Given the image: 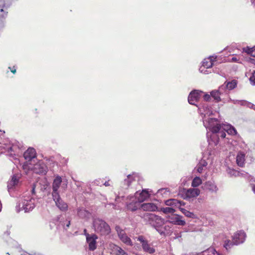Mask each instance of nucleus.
Returning a JSON list of instances; mask_svg holds the SVG:
<instances>
[{
    "label": "nucleus",
    "instance_id": "25",
    "mask_svg": "<svg viewBox=\"0 0 255 255\" xmlns=\"http://www.w3.org/2000/svg\"><path fill=\"white\" fill-rule=\"evenodd\" d=\"M141 208L144 211L153 212L157 209V206L153 203H146L141 205Z\"/></svg>",
    "mask_w": 255,
    "mask_h": 255
},
{
    "label": "nucleus",
    "instance_id": "27",
    "mask_svg": "<svg viewBox=\"0 0 255 255\" xmlns=\"http://www.w3.org/2000/svg\"><path fill=\"white\" fill-rule=\"evenodd\" d=\"M226 172L228 174V175L231 177H237L240 176L241 175L243 176V175H245L244 173L240 172L239 171H237L233 168H231L229 167H228L226 169Z\"/></svg>",
    "mask_w": 255,
    "mask_h": 255
},
{
    "label": "nucleus",
    "instance_id": "52",
    "mask_svg": "<svg viewBox=\"0 0 255 255\" xmlns=\"http://www.w3.org/2000/svg\"><path fill=\"white\" fill-rule=\"evenodd\" d=\"M8 68L10 70L11 72L13 73V74H15L16 72V67L15 66H13V67H9Z\"/></svg>",
    "mask_w": 255,
    "mask_h": 255
},
{
    "label": "nucleus",
    "instance_id": "13",
    "mask_svg": "<svg viewBox=\"0 0 255 255\" xmlns=\"http://www.w3.org/2000/svg\"><path fill=\"white\" fill-rule=\"evenodd\" d=\"M203 92L198 90H193L189 94L188 97V101L191 105L197 106L196 103L199 101L201 94Z\"/></svg>",
    "mask_w": 255,
    "mask_h": 255
},
{
    "label": "nucleus",
    "instance_id": "47",
    "mask_svg": "<svg viewBox=\"0 0 255 255\" xmlns=\"http://www.w3.org/2000/svg\"><path fill=\"white\" fill-rule=\"evenodd\" d=\"M199 164L200 165H201L202 166V167H206L208 164L207 162L203 159H202L200 161V162L199 163Z\"/></svg>",
    "mask_w": 255,
    "mask_h": 255
},
{
    "label": "nucleus",
    "instance_id": "31",
    "mask_svg": "<svg viewBox=\"0 0 255 255\" xmlns=\"http://www.w3.org/2000/svg\"><path fill=\"white\" fill-rule=\"evenodd\" d=\"M211 96L214 101L218 103L221 101L220 96H221L217 90H213L211 92Z\"/></svg>",
    "mask_w": 255,
    "mask_h": 255
},
{
    "label": "nucleus",
    "instance_id": "49",
    "mask_svg": "<svg viewBox=\"0 0 255 255\" xmlns=\"http://www.w3.org/2000/svg\"><path fill=\"white\" fill-rule=\"evenodd\" d=\"M229 61L232 62H237L239 63V59H238L237 57H233L231 59H229Z\"/></svg>",
    "mask_w": 255,
    "mask_h": 255
},
{
    "label": "nucleus",
    "instance_id": "60",
    "mask_svg": "<svg viewBox=\"0 0 255 255\" xmlns=\"http://www.w3.org/2000/svg\"><path fill=\"white\" fill-rule=\"evenodd\" d=\"M230 101H233L234 104H238V102H236L237 100H232L230 99Z\"/></svg>",
    "mask_w": 255,
    "mask_h": 255
},
{
    "label": "nucleus",
    "instance_id": "7",
    "mask_svg": "<svg viewBox=\"0 0 255 255\" xmlns=\"http://www.w3.org/2000/svg\"><path fill=\"white\" fill-rule=\"evenodd\" d=\"M135 239L140 243L142 249L144 252L151 255L155 252V249L151 244L149 243V242L144 236L139 235L136 237Z\"/></svg>",
    "mask_w": 255,
    "mask_h": 255
},
{
    "label": "nucleus",
    "instance_id": "16",
    "mask_svg": "<svg viewBox=\"0 0 255 255\" xmlns=\"http://www.w3.org/2000/svg\"><path fill=\"white\" fill-rule=\"evenodd\" d=\"M246 238V234L243 230L237 232L232 237V239L234 241L235 244L237 246L244 243Z\"/></svg>",
    "mask_w": 255,
    "mask_h": 255
},
{
    "label": "nucleus",
    "instance_id": "24",
    "mask_svg": "<svg viewBox=\"0 0 255 255\" xmlns=\"http://www.w3.org/2000/svg\"><path fill=\"white\" fill-rule=\"evenodd\" d=\"M246 154L244 151L238 152L236 156V162L239 166L243 167L245 165Z\"/></svg>",
    "mask_w": 255,
    "mask_h": 255
},
{
    "label": "nucleus",
    "instance_id": "43",
    "mask_svg": "<svg viewBox=\"0 0 255 255\" xmlns=\"http://www.w3.org/2000/svg\"><path fill=\"white\" fill-rule=\"evenodd\" d=\"M250 82L253 85H255V71L252 74L250 78Z\"/></svg>",
    "mask_w": 255,
    "mask_h": 255
},
{
    "label": "nucleus",
    "instance_id": "1",
    "mask_svg": "<svg viewBox=\"0 0 255 255\" xmlns=\"http://www.w3.org/2000/svg\"><path fill=\"white\" fill-rule=\"evenodd\" d=\"M140 198L137 199L135 196L129 197V202L127 203V207L128 210L131 211H135L141 206V203L143 202L145 198H147L149 194L146 189L142 190L140 194Z\"/></svg>",
    "mask_w": 255,
    "mask_h": 255
},
{
    "label": "nucleus",
    "instance_id": "58",
    "mask_svg": "<svg viewBox=\"0 0 255 255\" xmlns=\"http://www.w3.org/2000/svg\"><path fill=\"white\" fill-rule=\"evenodd\" d=\"M198 255H207V251H204L202 253H201L200 254H199Z\"/></svg>",
    "mask_w": 255,
    "mask_h": 255
},
{
    "label": "nucleus",
    "instance_id": "50",
    "mask_svg": "<svg viewBox=\"0 0 255 255\" xmlns=\"http://www.w3.org/2000/svg\"><path fill=\"white\" fill-rule=\"evenodd\" d=\"M247 107H248L250 109H254V110H255V105L249 102L248 106H247Z\"/></svg>",
    "mask_w": 255,
    "mask_h": 255
},
{
    "label": "nucleus",
    "instance_id": "35",
    "mask_svg": "<svg viewBox=\"0 0 255 255\" xmlns=\"http://www.w3.org/2000/svg\"><path fill=\"white\" fill-rule=\"evenodd\" d=\"M202 183V180L199 177H195L192 180L191 185L193 187H197Z\"/></svg>",
    "mask_w": 255,
    "mask_h": 255
},
{
    "label": "nucleus",
    "instance_id": "21",
    "mask_svg": "<svg viewBox=\"0 0 255 255\" xmlns=\"http://www.w3.org/2000/svg\"><path fill=\"white\" fill-rule=\"evenodd\" d=\"M183 217L178 215H174L171 217L169 220L170 223L179 225L184 226L186 224L185 221L182 219Z\"/></svg>",
    "mask_w": 255,
    "mask_h": 255
},
{
    "label": "nucleus",
    "instance_id": "40",
    "mask_svg": "<svg viewBox=\"0 0 255 255\" xmlns=\"http://www.w3.org/2000/svg\"><path fill=\"white\" fill-rule=\"evenodd\" d=\"M207 253H211L213 255H224V254L217 251L215 249L213 248H210L208 249L207 251Z\"/></svg>",
    "mask_w": 255,
    "mask_h": 255
},
{
    "label": "nucleus",
    "instance_id": "15",
    "mask_svg": "<svg viewBox=\"0 0 255 255\" xmlns=\"http://www.w3.org/2000/svg\"><path fill=\"white\" fill-rule=\"evenodd\" d=\"M33 171L37 174L45 175L47 172L48 168L44 162H39L34 164Z\"/></svg>",
    "mask_w": 255,
    "mask_h": 255
},
{
    "label": "nucleus",
    "instance_id": "18",
    "mask_svg": "<svg viewBox=\"0 0 255 255\" xmlns=\"http://www.w3.org/2000/svg\"><path fill=\"white\" fill-rule=\"evenodd\" d=\"M61 216H58L56 217V221L59 222V224L57 225L59 229H63V230H67L70 225L71 221L70 218L63 220L61 219Z\"/></svg>",
    "mask_w": 255,
    "mask_h": 255
},
{
    "label": "nucleus",
    "instance_id": "44",
    "mask_svg": "<svg viewBox=\"0 0 255 255\" xmlns=\"http://www.w3.org/2000/svg\"><path fill=\"white\" fill-rule=\"evenodd\" d=\"M236 102H238V104L241 105V106H244L247 107L248 106L249 102L245 100H237Z\"/></svg>",
    "mask_w": 255,
    "mask_h": 255
},
{
    "label": "nucleus",
    "instance_id": "63",
    "mask_svg": "<svg viewBox=\"0 0 255 255\" xmlns=\"http://www.w3.org/2000/svg\"><path fill=\"white\" fill-rule=\"evenodd\" d=\"M6 255H10L9 253H6Z\"/></svg>",
    "mask_w": 255,
    "mask_h": 255
},
{
    "label": "nucleus",
    "instance_id": "39",
    "mask_svg": "<svg viewBox=\"0 0 255 255\" xmlns=\"http://www.w3.org/2000/svg\"><path fill=\"white\" fill-rule=\"evenodd\" d=\"M245 52L248 54L251 55L253 57H255V46L252 48L247 47V49L245 50Z\"/></svg>",
    "mask_w": 255,
    "mask_h": 255
},
{
    "label": "nucleus",
    "instance_id": "46",
    "mask_svg": "<svg viewBox=\"0 0 255 255\" xmlns=\"http://www.w3.org/2000/svg\"><path fill=\"white\" fill-rule=\"evenodd\" d=\"M211 94H206L204 95V100L205 102H208L211 100Z\"/></svg>",
    "mask_w": 255,
    "mask_h": 255
},
{
    "label": "nucleus",
    "instance_id": "3",
    "mask_svg": "<svg viewBox=\"0 0 255 255\" xmlns=\"http://www.w3.org/2000/svg\"><path fill=\"white\" fill-rule=\"evenodd\" d=\"M93 226L95 232L101 235H108L111 233L110 226L104 220L100 218H95L93 220Z\"/></svg>",
    "mask_w": 255,
    "mask_h": 255
},
{
    "label": "nucleus",
    "instance_id": "22",
    "mask_svg": "<svg viewBox=\"0 0 255 255\" xmlns=\"http://www.w3.org/2000/svg\"><path fill=\"white\" fill-rule=\"evenodd\" d=\"M19 179V176L18 175L14 174L11 177V180L7 183V189L9 192H10L11 189L18 184Z\"/></svg>",
    "mask_w": 255,
    "mask_h": 255
},
{
    "label": "nucleus",
    "instance_id": "28",
    "mask_svg": "<svg viewBox=\"0 0 255 255\" xmlns=\"http://www.w3.org/2000/svg\"><path fill=\"white\" fill-rule=\"evenodd\" d=\"M222 128L229 134L236 135L237 133V130L235 128L229 125H222Z\"/></svg>",
    "mask_w": 255,
    "mask_h": 255
},
{
    "label": "nucleus",
    "instance_id": "36",
    "mask_svg": "<svg viewBox=\"0 0 255 255\" xmlns=\"http://www.w3.org/2000/svg\"><path fill=\"white\" fill-rule=\"evenodd\" d=\"M20 147L18 146L13 144L11 146H9L8 147L5 148L6 150H7L8 152L14 153L17 152V150L19 149Z\"/></svg>",
    "mask_w": 255,
    "mask_h": 255
},
{
    "label": "nucleus",
    "instance_id": "23",
    "mask_svg": "<svg viewBox=\"0 0 255 255\" xmlns=\"http://www.w3.org/2000/svg\"><path fill=\"white\" fill-rule=\"evenodd\" d=\"M166 205L168 206H174L180 208L181 206H184L185 203L183 201L178 200L176 199H170L165 201Z\"/></svg>",
    "mask_w": 255,
    "mask_h": 255
},
{
    "label": "nucleus",
    "instance_id": "51",
    "mask_svg": "<svg viewBox=\"0 0 255 255\" xmlns=\"http://www.w3.org/2000/svg\"><path fill=\"white\" fill-rule=\"evenodd\" d=\"M175 236L174 237V239H180L182 237V234H181V233L180 232V233H174Z\"/></svg>",
    "mask_w": 255,
    "mask_h": 255
},
{
    "label": "nucleus",
    "instance_id": "38",
    "mask_svg": "<svg viewBox=\"0 0 255 255\" xmlns=\"http://www.w3.org/2000/svg\"><path fill=\"white\" fill-rule=\"evenodd\" d=\"M221 95L223 94H228V90L226 89V87L224 84L219 87V89L217 90Z\"/></svg>",
    "mask_w": 255,
    "mask_h": 255
},
{
    "label": "nucleus",
    "instance_id": "54",
    "mask_svg": "<svg viewBox=\"0 0 255 255\" xmlns=\"http://www.w3.org/2000/svg\"><path fill=\"white\" fill-rule=\"evenodd\" d=\"M108 205H112L113 206V208L115 209H117V205L116 204H115L114 203H110L109 204H106L105 205V207H107V206Z\"/></svg>",
    "mask_w": 255,
    "mask_h": 255
},
{
    "label": "nucleus",
    "instance_id": "62",
    "mask_svg": "<svg viewBox=\"0 0 255 255\" xmlns=\"http://www.w3.org/2000/svg\"><path fill=\"white\" fill-rule=\"evenodd\" d=\"M213 71L214 72H215H215H217L216 70H215V69H213Z\"/></svg>",
    "mask_w": 255,
    "mask_h": 255
},
{
    "label": "nucleus",
    "instance_id": "17",
    "mask_svg": "<svg viewBox=\"0 0 255 255\" xmlns=\"http://www.w3.org/2000/svg\"><path fill=\"white\" fill-rule=\"evenodd\" d=\"M52 199L55 203L56 206L62 212H66L68 210L67 203L64 202L61 199L60 194L55 196H52Z\"/></svg>",
    "mask_w": 255,
    "mask_h": 255
},
{
    "label": "nucleus",
    "instance_id": "19",
    "mask_svg": "<svg viewBox=\"0 0 255 255\" xmlns=\"http://www.w3.org/2000/svg\"><path fill=\"white\" fill-rule=\"evenodd\" d=\"M217 56H210L208 58H205L202 61L201 66L206 69H210L214 65V62L216 61Z\"/></svg>",
    "mask_w": 255,
    "mask_h": 255
},
{
    "label": "nucleus",
    "instance_id": "45",
    "mask_svg": "<svg viewBox=\"0 0 255 255\" xmlns=\"http://www.w3.org/2000/svg\"><path fill=\"white\" fill-rule=\"evenodd\" d=\"M125 198V196L123 195H120V194L119 193V194L117 196V197H116L115 198V201L116 202H121V198L122 199V200H124V198Z\"/></svg>",
    "mask_w": 255,
    "mask_h": 255
},
{
    "label": "nucleus",
    "instance_id": "30",
    "mask_svg": "<svg viewBox=\"0 0 255 255\" xmlns=\"http://www.w3.org/2000/svg\"><path fill=\"white\" fill-rule=\"evenodd\" d=\"M226 89H228V91L235 88L237 85V82L235 80H233L231 82H225L224 83Z\"/></svg>",
    "mask_w": 255,
    "mask_h": 255
},
{
    "label": "nucleus",
    "instance_id": "59",
    "mask_svg": "<svg viewBox=\"0 0 255 255\" xmlns=\"http://www.w3.org/2000/svg\"><path fill=\"white\" fill-rule=\"evenodd\" d=\"M252 190H253V192L255 193V185H253L252 186Z\"/></svg>",
    "mask_w": 255,
    "mask_h": 255
},
{
    "label": "nucleus",
    "instance_id": "4",
    "mask_svg": "<svg viewBox=\"0 0 255 255\" xmlns=\"http://www.w3.org/2000/svg\"><path fill=\"white\" fill-rule=\"evenodd\" d=\"M34 201L35 200L30 196H23L16 206L17 212L23 210L25 212H28L32 210L35 207Z\"/></svg>",
    "mask_w": 255,
    "mask_h": 255
},
{
    "label": "nucleus",
    "instance_id": "53",
    "mask_svg": "<svg viewBox=\"0 0 255 255\" xmlns=\"http://www.w3.org/2000/svg\"><path fill=\"white\" fill-rule=\"evenodd\" d=\"M35 187H36V183L33 184L32 187V190H31L32 194H35Z\"/></svg>",
    "mask_w": 255,
    "mask_h": 255
},
{
    "label": "nucleus",
    "instance_id": "41",
    "mask_svg": "<svg viewBox=\"0 0 255 255\" xmlns=\"http://www.w3.org/2000/svg\"><path fill=\"white\" fill-rule=\"evenodd\" d=\"M223 130H224L222 128L219 131L215 132V133H217L218 137H221L222 138H224L226 136V132Z\"/></svg>",
    "mask_w": 255,
    "mask_h": 255
},
{
    "label": "nucleus",
    "instance_id": "29",
    "mask_svg": "<svg viewBox=\"0 0 255 255\" xmlns=\"http://www.w3.org/2000/svg\"><path fill=\"white\" fill-rule=\"evenodd\" d=\"M77 215L80 218H85L87 217V216L89 215V212L85 210L84 208H78L77 210Z\"/></svg>",
    "mask_w": 255,
    "mask_h": 255
},
{
    "label": "nucleus",
    "instance_id": "61",
    "mask_svg": "<svg viewBox=\"0 0 255 255\" xmlns=\"http://www.w3.org/2000/svg\"><path fill=\"white\" fill-rule=\"evenodd\" d=\"M251 0V2H252V3L253 4H254V5H255V0Z\"/></svg>",
    "mask_w": 255,
    "mask_h": 255
},
{
    "label": "nucleus",
    "instance_id": "32",
    "mask_svg": "<svg viewBox=\"0 0 255 255\" xmlns=\"http://www.w3.org/2000/svg\"><path fill=\"white\" fill-rule=\"evenodd\" d=\"M113 250L115 252L117 255H128L124 250L117 245H114Z\"/></svg>",
    "mask_w": 255,
    "mask_h": 255
},
{
    "label": "nucleus",
    "instance_id": "14",
    "mask_svg": "<svg viewBox=\"0 0 255 255\" xmlns=\"http://www.w3.org/2000/svg\"><path fill=\"white\" fill-rule=\"evenodd\" d=\"M86 242L88 245L89 250L91 251L95 250L97 248V240L98 237L95 234L86 235Z\"/></svg>",
    "mask_w": 255,
    "mask_h": 255
},
{
    "label": "nucleus",
    "instance_id": "64",
    "mask_svg": "<svg viewBox=\"0 0 255 255\" xmlns=\"http://www.w3.org/2000/svg\"><path fill=\"white\" fill-rule=\"evenodd\" d=\"M217 141L216 142H215V144L216 145L217 144Z\"/></svg>",
    "mask_w": 255,
    "mask_h": 255
},
{
    "label": "nucleus",
    "instance_id": "12",
    "mask_svg": "<svg viewBox=\"0 0 255 255\" xmlns=\"http://www.w3.org/2000/svg\"><path fill=\"white\" fill-rule=\"evenodd\" d=\"M172 227L167 223H165L164 220L163 223L160 225L159 228L156 231L162 236H168L171 235L172 233Z\"/></svg>",
    "mask_w": 255,
    "mask_h": 255
},
{
    "label": "nucleus",
    "instance_id": "57",
    "mask_svg": "<svg viewBox=\"0 0 255 255\" xmlns=\"http://www.w3.org/2000/svg\"><path fill=\"white\" fill-rule=\"evenodd\" d=\"M104 185H105V186H109L110 185V184H109V181H106L103 184Z\"/></svg>",
    "mask_w": 255,
    "mask_h": 255
},
{
    "label": "nucleus",
    "instance_id": "6",
    "mask_svg": "<svg viewBox=\"0 0 255 255\" xmlns=\"http://www.w3.org/2000/svg\"><path fill=\"white\" fill-rule=\"evenodd\" d=\"M197 107L198 108L199 113L201 115L203 120L219 114L216 111H214L211 106L206 102L202 103Z\"/></svg>",
    "mask_w": 255,
    "mask_h": 255
},
{
    "label": "nucleus",
    "instance_id": "55",
    "mask_svg": "<svg viewBox=\"0 0 255 255\" xmlns=\"http://www.w3.org/2000/svg\"><path fill=\"white\" fill-rule=\"evenodd\" d=\"M100 180H96L94 181V183L96 184L97 185H99L100 184Z\"/></svg>",
    "mask_w": 255,
    "mask_h": 255
},
{
    "label": "nucleus",
    "instance_id": "48",
    "mask_svg": "<svg viewBox=\"0 0 255 255\" xmlns=\"http://www.w3.org/2000/svg\"><path fill=\"white\" fill-rule=\"evenodd\" d=\"M203 168H204L203 167H202V166L198 163V164L197 165V166L196 167L197 172L200 173H202L203 170Z\"/></svg>",
    "mask_w": 255,
    "mask_h": 255
},
{
    "label": "nucleus",
    "instance_id": "26",
    "mask_svg": "<svg viewBox=\"0 0 255 255\" xmlns=\"http://www.w3.org/2000/svg\"><path fill=\"white\" fill-rule=\"evenodd\" d=\"M204 188L211 192L214 193H216L218 190V188L214 182L212 181L206 182L204 185Z\"/></svg>",
    "mask_w": 255,
    "mask_h": 255
},
{
    "label": "nucleus",
    "instance_id": "11",
    "mask_svg": "<svg viewBox=\"0 0 255 255\" xmlns=\"http://www.w3.org/2000/svg\"><path fill=\"white\" fill-rule=\"evenodd\" d=\"M115 230L118 234L119 239L123 243L128 246H132L133 245L131 239L127 236L125 231L119 226H116Z\"/></svg>",
    "mask_w": 255,
    "mask_h": 255
},
{
    "label": "nucleus",
    "instance_id": "42",
    "mask_svg": "<svg viewBox=\"0 0 255 255\" xmlns=\"http://www.w3.org/2000/svg\"><path fill=\"white\" fill-rule=\"evenodd\" d=\"M209 69H206V68L201 66L199 69L200 73H202L204 74H208L211 73V70H208Z\"/></svg>",
    "mask_w": 255,
    "mask_h": 255
},
{
    "label": "nucleus",
    "instance_id": "34",
    "mask_svg": "<svg viewBox=\"0 0 255 255\" xmlns=\"http://www.w3.org/2000/svg\"><path fill=\"white\" fill-rule=\"evenodd\" d=\"M182 213L187 217L191 218L192 219L196 218V215L192 212H191L185 209L180 208H179Z\"/></svg>",
    "mask_w": 255,
    "mask_h": 255
},
{
    "label": "nucleus",
    "instance_id": "2",
    "mask_svg": "<svg viewBox=\"0 0 255 255\" xmlns=\"http://www.w3.org/2000/svg\"><path fill=\"white\" fill-rule=\"evenodd\" d=\"M144 222L146 224L150 225L157 231L160 227V225L162 224L164 219L159 216L152 213H144L141 215Z\"/></svg>",
    "mask_w": 255,
    "mask_h": 255
},
{
    "label": "nucleus",
    "instance_id": "56",
    "mask_svg": "<svg viewBox=\"0 0 255 255\" xmlns=\"http://www.w3.org/2000/svg\"><path fill=\"white\" fill-rule=\"evenodd\" d=\"M83 232H84V235L86 236V239H87V235H90V234L87 232V230L86 229H85L84 230Z\"/></svg>",
    "mask_w": 255,
    "mask_h": 255
},
{
    "label": "nucleus",
    "instance_id": "10",
    "mask_svg": "<svg viewBox=\"0 0 255 255\" xmlns=\"http://www.w3.org/2000/svg\"><path fill=\"white\" fill-rule=\"evenodd\" d=\"M200 193V190L198 188H183L180 192V194L184 199L189 200L192 198L198 196Z\"/></svg>",
    "mask_w": 255,
    "mask_h": 255
},
{
    "label": "nucleus",
    "instance_id": "20",
    "mask_svg": "<svg viewBox=\"0 0 255 255\" xmlns=\"http://www.w3.org/2000/svg\"><path fill=\"white\" fill-rule=\"evenodd\" d=\"M23 157L25 160L30 161L36 157V153L34 148L29 147L23 154Z\"/></svg>",
    "mask_w": 255,
    "mask_h": 255
},
{
    "label": "nucleus",
    "instance_id": "37",
    "mask_svg": "<svg viewBox=\"0 0 255 255\" xmlns=\"http://www.w3.org/2000/svg\"><path fill=\"white\" fill-rule=\"evenodd\" d=\"M160 211L165 214L173 213L175 212L174 209L171 207H162Z\"/></svg>",
    "mask_w": 255,
    "mask_h": 255
},
{
    "label": "nucleus",
    "instance_id": "9",
    "mask_svg": "<svg viewBox=\"0 0 255 255\" xmlns=\"http://www.w3.org/2000/svg\"><path fill=\"white\" fill-rule=\"evenodd\" d=\"M138 174L135 172H132L131 174L128 175L121 183V188L123 190H127L133 182L138 180Z\"/></svg>",
    "mask_w": 255,
    "mask_h": 255
},
{
    "label": "nucleus",
    "instance_id": "8",
    "mask_svg": "<svg viewBox=\"0 0 255 255\" xmlns=\"http://www.w3.org/2000/svg\"><path fill=\"white\" fill-rule=\"evenodd\" d=\"M62 183L63 186H67V181H65L64 179H63L61 177L58 175H56L52 184V196L54 195L56 196L57 195L59 194V189Z\"/></svg>",
    "mask_w": 255,
    "mask_h": 255
},
{
    "label": "nucleus",
    "instance_id": "5",
    "mask_svg": "<svg viewBox=\"0 0 255 255\" xmlns=\"http://www.w3.org/2000/svg\"><path fill=\"white\" fill-rule=\"evenodd\" d=\"M203 125L206 128L213 133L219 131L222 128V125L220 124V122L217 118H208L207 119H203Z\"/></svg>",
    "mask_w": 255,
    "mask_h": 255
},
{
    "label": "nucleus",
    "instance_id": "33",
    "mask_svg": "<svg viewBox=\"0 0 255 255\" xmlns=\"http://www.w3.org/2000/svg\"><path fill=\"white\" fill-rule=\"evenodd\" d=\"M234 245H236L234 241L227 240L225 241L223 246L228 252Z\"/></svg>",
    "mask_w": 255,
    "mask_h": 255
}]
</instances>
